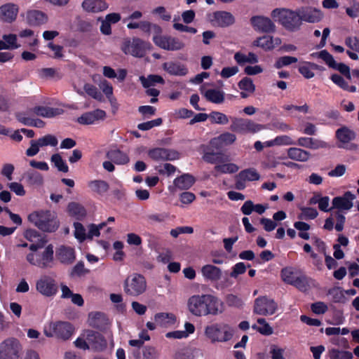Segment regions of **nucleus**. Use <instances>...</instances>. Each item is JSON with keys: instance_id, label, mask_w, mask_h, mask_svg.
Segmentation results:
<instances>
[{"instance_id": "1", "label": "nucleus", "mask_w": 359, "mask_h": 359, "mask_svg": "<svg viewBox=\"0 0 359 359\" xmlns=\"http://www.w3.org/2000/svg\"><path fill=\"white\" fill-rule=\"evenodd\" d=\"M189 311L196 316L222 313L221 301L210 294L193 295L188 300Z\"/></svg>"}, {"instance_id": "2", "label": "nucleus", "mask_w": 359, "mask_h": 359, "mask_svg": "<svg viewBox=\"0 0 359 359\" xmlns=\"http://www.w3.org/2000/svg\"><path fill=\"white\" fill-rule=\"evenodd\" d=\"M28 219L40 230L45 232H54L59 227L57 215L50 210L33 212L29 215Z\"/></svg>"}, {"instance_id": "3", "label": "nucleus", "mask_w": 359, "mask_h": 359, "mask_svg": "<svg viewBox=\"0 0 359 359\" xmlns=\"http://www.w3.org/2000/svg\"><path fill=\"white\" fill-rule=\"evenodd\" d=\"M271 15L278 17L280 24L290 32H297L300 29L302 22L298 9L292 11L286 8H276Z\"/></svg>"}, {"instance_id": "4", "label": "nucleus", "mask_w": 359, "mask_h": 359, "mask_svg": "<svg viewBox=\"0 0 359 359\" xmlns=\"http://www.w3.org/2000/svg\"><path fill=\"white\" fill-rule=\"evenodd\" d=\"M146 289V280L142 275L139 273H133L128 277L124 282V291L130 296H139L143 294Z\"/></svg>"}, {"instance_id": "5", "label": "nucleus", "mask_w": 359, "mask_h": 359, "mask_svg": "<svg viewBox=\"0 0 359 359\" xmlns=\"http://www.w3.org/2000/svg\"><path fill=\"white\" fill-rule=\"evenodd\" d=\"M332 343L337 346L329 350L328 356L330 359H352L353 353L347 351L351 346L346 338H332Z\"/></svg>"}, {"instance_id": "6", "label": "nucleus", "mask_w": 359, "mask_h": 359, "mask_svg": "<svg viewBox=\"0 0 359 359\" xmlns=\"http://www.w3.org/2000/svg\"><path fill=\"white\" fill-rule=\"evenodd\" d=\"M265 126L250 119L241 118H231V125L230 129L231 131L239 133H255L264 129Z\"/></svg>"}, {"instance_id": "7", "label": "nucleus", "mask_w": 359, "mask_h": 359, "mask_svg": "<svg viewBox=\"0 0 359 359\" xmlns=\"http://www.w3.org/2000/svg\"><path fill=\"white\" fill-rule=\"evenodd\" d=\"M21 348L17 338H7L0 345V359H18Z\"/></svg>"}, {"instance_id": "8", "label": "nucleus", "mask_w": 359, "mask_h": 359, "mask_svg": "<svg viewBox=\"0 0 359 359\" xmlns=\"http://www.w3.org/2000/svg\"><path fill=\"white\" fill-rule=\"evenodd\" d=\"M50 332L46 329L44 333L46 337H71L74 334L75 328L69 322L67 321H57L51 322L49 325Z\"/></svg>"}, {"instance_id": "9", "label": "nucleus", "mask_w": 359, "mask_h": 359, "mask_svg": "<svg viewBox=\"0 0 359 359\" xmlns=\"http://www.w3.org/2000/svg\"><path fill=\"white\" fill-rule=\"evenodd\" d=\"M153 41L157 46L166 50H180L185 46L184 43L180 39L169 36H154Z\"/></svg>"}, {"instance_id": "10", "label": "nucleus", "mask_w": 359, "mask_h": 359, "mask_svg": "<svg viewBox=\"0 0 359 359\" xmlns=\"http://www.w3.org/2000/svg\"><path fill=\"white\" fill-rule=\"evenodd\" d=\"M149 43L138 38H134L132 41H128L124 44L123 50L126 54H130L137 57H143L147 50L149 48Z\"/></svg>"}, {"instance_id": "11", "label": "nucleus", "mask_w": 359, "mask_h": 359, "mask_svg": "<svg viewBox=\"0 0 359 359\" xmlns=\"http://www.w3.org/2000/svg\"><path fill=\"white\" fill-rule=\"evenodd\" d=\"M277 309V304L272 299L260 297L255 299L254 311L259 315H272Z\"/></svg>"}, {"instance_id": "12", "label": "nucleus", "mask_w": 359, "mask_h": 359, "mask_svg": "<svg viewBox=\"0 0 359 359\" xmlns=\"http://www.w3.org/2000/svg\"><path fill=\"white\" fill-rule=\"evenodd\" d=\"M250 22L255 30L262 33H272L276 30V25L272 20L262 15H255L250 18Z\"/></svg>"}, {"instance_id": "13", "label": "nucleus", "mask_w": 359, "mask_h": 359, "mask_svg": "<svg viewBox=\"0 0 359 359\" xmlns=\"http://www.w3.org/2000/svg\"><path fill=\"white\" fill-rule=\"evenodd\" d=\"M148 156L154 161H174L180 158V153L165 148H154L148 151Z\"/></svg>"}, {"instance_id": "14", "label": "nucleus", "mask_w": 359, "mask_h": 359, "mask_svg": "<svg viewBox=\"0 0 359 359\" xmlns=\"http://www.w3.org/2000/svg\"><path fill=\"white\" fill-rule=\"evenodd\" d=\"M298 11L302 23L304 21L309 23H316L320 22L323 17L320 10L311 6H302L298 8Z\"/></svg>"}, {"instance_id": "15", "label": "nucleus", "mask_w": 359, "mask_h": 359, "mask_svg": "<svg viewBox=\"0 0 359 359\" xmlns=\"http://www.w3.org/2000/svg\"><path fill=\"white\" fill-rule=\"evenodd\" d=\"M313 55H317L319 58L322 59L329 67L338 70L341 74L348 73L350 68L348 65L344 63H337L334 60L333 56L326 50H323L318 53H313Z\"/></svg>"}, {"instance_id": "16", "label": "nucleus", "mask_w": 359, "mask_h": 359, "mask_svg": "<svg viewBox=\"0 0 359 359\" xmlns=\"http://www.w3.org/2000/svg\"><path fill=\"white\" fill-rule=\"evenodd\" d=\"M355 196L351 191H346L342 196L334 197L332 200V208L340 210H348L353 207V201Z\"/></svg>"}, {"instance_id": "17", "label": "nucleus", "mask_w": 359, "mask_h": 359, "mask_svg": "<svg viewBox=\"0 0 359 359\" xmlns=\"http://www.w3.org/2000/svg\"><path fill=\"white\" fill-rule=\"evenodd\" d=\"M205 332L207 337H229L234 334V330L226 324L216 323L207 326Z\"/></svg>"}, {"instance_id": "18", "label": "nucleus", "mask_w": 359, "mask_h": 359, "mask_svg": "<svg viewBox=\"0 0 359 359\" xmlns=\"http://www.w3.org/2000/svg\"><path fill=\"white\" fill-rule=\"evenodd\" d=\"M36 289L42 294L50 297L57 292V287L55 280L49 277H43L36 283Z\"/></svg>"}, {"instance_id": "19", "label": "nucleus", "mask_w": 359, "mask_h": 359, "mask_svg": "<svg viewBox=\"0 0 359 359\" xmlns=\"http://www.w3.org/2000/svg\"><path fill=\"white\" fill-rule=\"evenodd\" d=\"M106 117V112L102 109H95L83 114L77 118V122L82 125L94 124L96 121L104 120Z\"/></svg>"}, {"instance_id": "20", "label": "nucleus", "mask_w": 359, "mask_h": 359, "mask_svg": "<svg viewBox=\"0 0 359 359\" xmlns=\"http://www.w3.org/2000/svg\"><path fill=\"white\" fill-rule=\"evenodd\" d=\"M213 19L211 20L215 26L226 27L235 22L233 15L226 11H216L213 13Z\"/></svg>"}, {"instance_id": "21", "label": "nucleus", "mask_w": 359, "mask_h": 359, "mask_svg": "<svg viewBox=\"0 0 359 359\" xmlns=\"http://www.w3.org/2000/svg\"><path fill=\"white\" fill-rule=\"evenodd\" d=\"M56 257L61 263L67 265L72 264L76 259L74 248L65 245L60 246L57 250Z\"/></svg>"}, {"instance_id": "22", "label": "nucleus", "mask_w": 359, "mask_h": 359, "mask_svg": "<svg viewBox=\"0 0 359 359\" xmlns=\"http://www.w3.org/2000/svg\"><path fill=\"white\" fill-rule=\"evenodd\" d=\"M18 8L13 4H6L0 6V19L6 22H11L16 19Z\"/></svg>"}, {"instance_id": "23", "label": "nucleus", "mask_w": 359, "mask_h": 359, "mask_svg": "<svg viewBox=\"0 0 359 359\" xmlns=\"http://www.w3.org/2000/svg\"><path fill=\"white\" fill-rule=\"evenodd\" d=\"M48 20L46 15L37 10H32L27 12L26 21L30 26H39L45 24Z\"/></svg>"}, {"instance_id": "24", "label": "nucleus", "mask_w": 359, "mask_h": 359, "mask_svg": "<svg viewBox=\"0 0 359 359\" xmlns=\"http://www.w3.org/2000/svg\"><path fill=\"white\" fill-rule=\"evenodd\" d=\"M88 323L91 327L102 330L107 327L108 319L102 313H90L88 316Z\"/></svg>"}, {"instance_id": "25", "label": "nucleus", "mask_w": 359, "mask_h": 359, "mask_svg": "<svg viewBox=\"0 0 359 359\" xmlns=\"http://www.w3.org/2000/svg\"><path fill=\"white\" fill-rule=\"evenodd\" d=\"M22 179L31 186H41L43 184V175L34 169H29L22 176Z\"/></svg>"}, {"instance_id": "26", "label": "nucleus", "mask_w": 359, "mask_h": 359, "mask_svg": "<svg viewBox=\"0 0 359 359\" xmlns=\"http://www.w3.org/2000/svg\"><path fill=\"white\" fill-rule=\"evenodd\" d=\"M201 92L205 99L210 102L222 104L224 101V93L222 90L218 89L205 90L201 88Z\"/></svg>"}, {"instance_id": "27", "label": "nucleus", "mask_w": 359, "mask_h": 359, "mask_svg": "<svg viewBox=\"0 0 359 359\" xmlns=\"http://www.w3.org/2000/svg\"><path fill=\"white\" fill-rule=\"evenodd\" d=\"M33 113L44 118H53L62 114L64 110L61 108L39 106L33 108Z\"/></svg>"}, {"instance_id": "28", "label": "nucleus", "mask_w": 359, "mask_h": 359, "mask_svg": "<svg viewBox=\"0 0 359 359\" xmlns=\"http://www.w3.org/2000/svg\"><path fill=\"white\" fill-rule=\"evenodd\" d=\"M292 285L301 292H307L311 288L316 286L315 280L305 275L297 277Z\"/></svg>"}, {"instance_id": "29", "label": "nucleus", "mask_w": 359, "mask_h": 359, "mask_svg": "<svg viewBox=\"0 0 359 359\" xmlns=\"http://www.w3.org/2000/svg\"><path fill=\"white\" fill-rule=\"evenodd\" d=\"M82 7L88 12L98 13L106 10L108 6L102 0H84Z\"/></svg>"}, {"instance_id": "30", "label": "nucleus", "mask_w": 359, "mask_h": 359, "mask_svg": "<svg viewBox=\"0 0 359 359\" xmlns=\"http://www.w3.org/2000/svg\"><path fill=\"white\" fill-rule=\"evenodd\" d=\"M201 273L205 278L212 281L218 280L222 276L221 269L211 264L203 266L201 269Z\"/></svg>"}, {"instance_id": "31", "label": "nucleus", "mask_w": 359, "mask_h": 359, "mask_svg": "<svg viewBox=\"0 0 359 359\" xmlns=\"http://www.w3.org/2000/svg\"><path fill=\"white\" fill-rule=\"evenodd\" d=\"M106 156L108 159L117 165H124L129 162L128 155L119 149L109 150Z\"/></svg>"}, {"instance_id": "32", "label": "nucleus", "mask_w": 359, "mask_h": 359, "mask_svg": "<svg viewBox=\"0 0 359 359\" xmlns=\"http://www.w3.org/2000/svg\"><path fill=\"white\" fill-rule=\"evenodd\" d=\"M163 69L170 74L175 76H184L188 72L185 66L178 62H165L163 64Z\"/></svg>"}, {"instance_id": "33", "label": "nucleus", "mask_w": 359, "mask_h": 359, "mask_svg": "<svg viewBox=\"0 0 359 359\" xmlns=\"http://www.w3.org/2000/svg\"><path fill=\"white\" fill-rule=\"evenodd\" d=\"M288 157L300 162H306L310 157V153L297 147H291L287 149Z\"/></svg>"}, {"instance_id": "34", "label": "nucleus", "mask_w": 359, "mask_h": 359, "mask_svg": "<svg viewBox=\"0 0 359 359\" xmlns=\"http://www.w3.org/2000/svg\"><path fill=\"white\" fill-rule=\"evenodd\" d=\"M203 159L207 163L212 164L222 163L229 161L228 156L224 155L222 152L205 151Z\"/></svg>"}, {"instance_id": "35", "label": "nucleus", "mask_w": 359, "mask_h": 359, "mask_svg": "<svg viewBox=\"0 0 359 359\" xmlns=\"http://www.w3.org/2000/svg\"><path fill=\"white\" fill-rule=\"evenodd\" d=\"M195 182L194 177L189 174H184L177 177L173 184L180 189H189Z\"/></svg>"}, {"instance_id": "36", "label": "nucleus", "mask_w": 359, "mask_h": 359, "mask_svg": "<svg viewBox=\"0 0 359 359\" xmlns=\"http://www.w3.org/2000/svg\"><path fill=\"white\" fill-rule=\"evenodd\" d=\"M154 321L160 327H168L174 324L175 316L168 313H158L154 316Z\"/></svg>"}, {"instance_id": "37", "label": "nucleus", "mask_w": 359, "mask_h": 359, "mask_svg": "<svg viewBox=\"0 0 359 359\" xmlns=\"http://www.w3.org/2000/svg\"><path fill=\"white\" fill-rule=\"evenodd\" d=\"M67 210L69 215L75 217L76 219H82L86 215V210L84 207L76 202L69 203Z\"/></svg>"}, {"instance_id": "38", "label": "nucleus", "mask_w": 359, "mask_h": 359, "mask_svg": "<svg viewBox=\"0 0 359 359\" xmlns=\"http://www.w3.org/2000/svg\"><path fill=\"white\" fill-rule=\"evenodd\" d=\"M53 250L52 245H48L41 256H39V266L41 268H47L53 260Z\"/></svg>"}, {"instance_id": "39", "label": "nucleus", "mask_w": 359, "mask_h": 359, "mask_svg": "<svg viewBox=\"0 0 359 359\" xmlns=\"http://www.w3.org/2000/svg\"><path fill=\"white\" fill-rule=\"evenodd\" d=\"M234 60L240 65L248 62L255 64L258 62L257 56L253 53H249L248 55H245L240 52H237L234 55Z\"/></svg>"}, {"instance_id": "40", "label": "nucleus", "mask_w": 359, "mask_h": 359, "mask_svg": "<svg viewBox=\"0 0 359 359\" xmlns=\"http://www.w3.org/2000/svg\"><path fill=\"white\" fill-rule=\"evenodd\" d=\"M140 81H141L142 85L144 88H149L153 86L156 83H163V79L158 75L150 74L147 77H144V76H141L140 77Z\"/></svg>"}, {"instance_id": "41", "label": "nucleus", "mask_w": 359, "mask_h": 359, "mask_svg": "<svg viewBox=\"0 0 359 359\" xmlns=\"http://www.w3.org/2000/svg\"><path fill=\"white\" fill-rule=\"evenodd\" d=\"M253 45L264 50H271L274 47L273 38L270 36H263L255 40Z\"/></svg>"}, {"instance_id": "42", "label": "nucleus", "mask_w": 359, "mask_h": 359, "mask_svg": "<svg viewBox=\"0 0 359 359\" xmlns=\"http://www.w3.org/2000/svg\"><path fill=\"white\" fill-rule=\"evenodd\" d=\"M239 170V167L235 163H226L222 165H217L214 168V170L216 172L215 176L217 173H235Z\"/></svg>"}, {"instance_id": "43", "label": "nucleus", "mask_w": 359, "mask_h": 359, "mask_svg": "<svg viewBox=\"0 0 359 359\" xmlns=\"http://www.w3.org/2000/svg\"><path fill=\"white\" fill-rule=\"evenodd\" d=\"M90 339V350L100 352L104 351L107 346V341L105 338H87Z\"/></svg>"}, {"instance_id": "44", "label": "nucleus", "mask_w": 359, "mask_h": 359, "mask_svg": "<svg viewBox=\"0 0 359 359\" xmlns=\"http://www.w3.org/2000/svg\"><path fill=\"white\" fill-rule=\"evenodd\" d=\"M89 187L99 194L106 193L109 188L108 183L104 180H93L89 182Z\"/></svg>"}, {"instance_id": "45", "label": "nucleus", "mask_w": 359, "mask_h": 359, "mask_svg": "<svg viewBox=\"0 0 359 359\" xmlns=\"http://www.w3.org/2000/svg\"><path fill=\"white\" fill-rule=\"evenodd\" d=\"M336 135L338 140L343 143H347L355 138L354 133L346 128L338 129Z\"/></svg>"}, {"instance_id": "46", "label": "nucleus", "mask_w": 359, "mask_h": 359, "mask_svg": "<svg viewBox=\"0 0 359 359\" xmlns=\"http://www.w3.org/2000/svg\"><path fill=\"white\" fill-rule=\"evenodd\" d=\"M33 109H31L24 112L16 113L15 117L17 120L21 123L27 126H32L33 125V121L34 119L31 117Z\"/></svg>"}, {"instance_id": "47", "label": "nucleus", "mask_w": 359, "mask_h": 359, "mask_svg": "<svg viewBox=\"0 0 359 359\" xmlns=\"http://www.w3.org/2000/svg\"><path fill=\"white\" fill-rule=\"evenodd\" d=\"M239 177L245 181H256L260 178L259 174L255 168H248L241 171L239 173Z\"/></svg>"}, {"instance_id": "48", "label": "nucleus", "mask_w": 359, "mask_h": 359, "mask_svg": "<svg viewBox=\"0 0 359 359\" xmlns=\"http://www.w3.org/2000/svg\"><path fill=\"white\" fill-rule=\"evenodd\" d=\"M252 328L257 330L260 334L264 335H270L273 333L272 328L266 322L264 318H259L257 320V324L254 325Z\"/></svg>"}, {"instance_id": "49", "label": "nucleus", "mask_w": 359, "mask_h": 359, "mask_svg": "<svg viewBox=\"0 0 359 359\" xmlns=\"http://www.w3.org/2000/svg\"><path fill=\"white\" fill-rule=\"evenodd\" d=\"M209 118L212 123L226 125L229 120L228 116L219 111H212L209 114Z\"/></svg>"}, {"instance_id": "50", "label": "nucleus", "mask_w": 359, "mask_h": 359, "mask_svg": "<svg viewBox=\"0 0 359 359\" xmlns=\"http://www.w3.org/2000/svg\"><path fill=\"white\" fill-rule=\"evenodd\" d=\"M344 291L340 287H334L329 290L328 294L331 297L332 300L337 303H344L346 297Z\"/></svg>"}, {"instance_id": "51", "label": "nucleus", "mask_w": 359, "mask_h": 359, "mask_svg": "<svg viewBox=\"0 0 359 359\" xmlns=\"http://www.w3.org/2000/svg\"><path fill=\"white\" fill-rule=\"evenodd\" d=\"M184 331L169 332L165 334V337H187L188 334H193L195 330L194 325L188 322L184 324Z\"/></svg>"}, {"instance_id": "52", "label": "nucleus", "mask_w": 359, "mask_h": 359, "mask_svg": "<svg viewBox=\"0 0 359 359\" xmlns=\"http://www.w3.org/2000/svg\"><path fill=\"white\" fill-rule=\"evenodd\" d=\"M51 162L54 163L55 166L59 171L63 172H67L69 168L66 163L63 161L61 156L59 154H53L50 158Z\"/></svg>"}, {"instance_id": "53", "label": "nucleus", "mask_w": 359, "mask_h": 359, "mask_svg": "<svg viewBox=\"0 0 359 359\" xmlns=\"http://www.w3.org/2000/svg\"><path fill=\"white\" fill-rule=\"evenodd\" d=\"M198 352L199 351L196 348H184L175 354V359H194L196 353Z\"/></svg>"}, {"instance_id": "54", "label": "nucleus", "mask_w": 359, "mask_h": 359, "mask_svg": "<svg viewBox=\"0 0 359 359\" xmlns=\"http://www.w3.org/2000/svg\"><path fill=\"white\" fill-rule=\"evenodd\" d=\"M297 277V276H294V271L292 268L286 267L281 270V278L287 284L292 285Z\"/></svg>"}, {"instance_id": "55", "label": "nucleus", "mask_w": 359, "mask_h": 359, "mask_svg": "<svg viewBox=\"0 0 359 359\" xmlns=\"http://www.w3.org/2000/svg\"><path fill=\"white\" fill-rule=\"evenodd\" d=\"M36 141L38 142V144L40 145L41 147L48 145L55 147L58 143L57 138L52 135H46L38 139Z\"/></svg>"}, {"instance_id": "56", "label": "nucleus", "mask_w": 359, "mask_h": 359, "mask_svg": "<svg viewBox=\"0 0 359 359\" xmlns=\"http://www.w3.org/2000/svg\"><path fill=\"white\" fill-rule=\"evenodd\" d=\"M297 62V58L292 56H283L279 57L274 64L276 69H280L283 67L290 65Z\"/></svg>"}, {"instance_id": "57", "label": "nucleus", "mask_w": 359, "mask_h": 359, "mask_svg": "<svg viewBox=\"0 0 359 359\" xmlns=\"http://www.w3.org/2000/svg\"><path fill=\"white\" fill-rule=\"evenodd\" d=\"M238 85L240 89L249 93H253L255 90V86L252 80L249 77H245L241 79Z\"/></svg>"}, {"instance_id": "58", "label": "nucleus", "mask_w": 359, "mask_h": 359, "mask_svg": "<svg viewBox=\"0 0 359 359\" xmlns=\"http://www.w3.org/2000/svg\"><path fill=\"white\" fill-rule=\"evenodd\" d=\"M83 88H84V90L86 91V93L88 95L91 96L93 98L97 100H101L102 99V97H103L102 94L93 85L86 83V84H85Z\"/></svg>"}, {"instance_id": "59", "label": "nucleus", "mask_w": 359, "mask_h": 359, "mask_svg": "<svg viewBox=\"0 0 359 359\" xmlns=\"http://www.w3.org/2000/svg\"><path fill=\"white\" fill-rule=\"evenodd\" d=\"M74 236L75 238L79 240L80 242H83L86 238H87L86 233V229L82 224L79 222H74Z\"/></svg>"}, {"instance_id": "60", "label": "nucleus", "mask_w": 359, "mask_h": 359, "mask_svg": "<svg viewBox=\"0 0 359 359\" xmlns=\"http://www.w3.org/2000/svg\"><path fill=\"white\" fill-rule=\"evenodd\" d=\"M89 272L88 269H85L83 262H79L72 269L70 276H81Z\"/></svg>"}, {"instance_id": "61", "label": "nucleus", "mask_w": 359, "mask_h": 359, "mask_svg": "<svg viewBox=\"0 0 359 359\" xmlns=\"http://www.w3.org/2000/svg\"><path fill=\"white\" fill-rule=\"evenodd\" d=\"M2 38L6 41V45L8 46V50H13L19 47V46L16 43L17 36L15 34H4L2 36Z\"/></svg>"}, {"instance_id": "62", "label": "nucleus", "mask_w": 359, "mask_h": 359, "mask_svg": "<svg viewBox=\"0 0 359 359\" xmlns=\"http://www.w3.org/2000/svg\"><path fill=\"white\" fill-rule=\"evenodd\" d=\"M161 123L162 119L161 118H158L152 121L140 123L137 126V128L140 130H148L155 126H160Z\"/></svg>"}, {"instance_id": "63", "label": "nucleus", "mask_w": 359, "mask_h": 359, "mask_svg": "<svg viewBox=\"0 0 359 359\" xmlns=\"http://www.w3.org/2000/svg\"><path fill=\"white\" fill-rule=\"evenodd\" d=\"M345 45L351 50L359 53V38L357 36H348L345 39Z\"/></svg>"}, {"instance_id": "64", "label": "nucleus", "mask_w": 359, "mask_h": 359, "mask_svg": "<svg viewBox=\"0 0 359 359\" xmlns=\"http://www.w3.org/2000/svg\"><path fill=\"white\" fill-rule=\"evenodd\" d=\"M318 211L312 208H305L302 209V215L300 216L301 219H315L318 216Z\"/></svg>"}]
</instances>
